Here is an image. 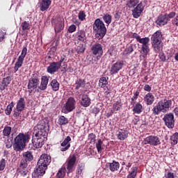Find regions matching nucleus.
I'll return each instance as SVG.
<instances>
[{
	"mask_svg": "<svg viewBox=\"0 0 178 178\" xmlns=\"http://www.w3.org/2000/svg\"><path fill=\"white\" fill-rule=\"evenodd\" d=\"M47 168L42 167L41 165H38L33 170L32 173L33 178H41L45 175V171Z\"/></svg>",
	"mask_w": 178,
	"mask_h": 178,
	"instance_id": "nucleus-17",
	"label": "nucleus"
},
{
	"mask_svg": "<svg viewBox=\"0 0 178 178\" xmlns=\"http://www.w3.org/2000/svg\"><path fill=\"white\" fill-rule=\"evenodd\" d=\"M102 144H104V142L102 141V140L98 139L97 142L96 143V148L99 154H101V152L104 149V147H102Z\"/></svg>",
	"mask_w": 178,
	"mask_h": 178,
	"instance_id": "nucleus-45",
	"label": "nucleus"
},
{
	"mask_svg": "<svg viewBox=\"0 0 178 178\" xmlns=\"http://www.w3.org/2000/svg\"><path fill=\"white\" fill-rule=\"evenodd\" d=\"M48 131H49V126L48 123L44 120L38 122V124L34 127L33 136L32 138V144L33 149L42 148V145L47 141L48 137Z\"/></svg>",
	"mask_w": 178,
	"mask_h": 178,
	"instance_id": "nucleus-1",
	"label": "nucleus"
},
{
	"mask_svg": "<svg viewBox=\"0 0 178 178\" xmlns=\"http://www.w3.org/2000/svg\"><path fill=\"white\" fill-rule=\"evenodd\" d=\"M86 17V12L84 11H80L78 14L79 20H81V22H84Z\"/></svg>",
	"mask_w": 178,
	"mask_h": 178,
	"instance_id": "nucleus-53",
	"label": "nucleus"
},
{
	"mask_svg": "<svg viewBox=\"0 0 178 178\" xmlns=\"http://www.w3.org/2000/svg\"><path fill=\"white\" fill-rule=\"evenodd\" d=\"M22 112H23V110H20L19 108H17L16 107L14 108L13 114V118L17 119V118H19V116L22 115Z\"/></svg>",
	"mask_w": 178,
	"mask_h": 178,
	"instance_id": "nucleus-48",
	"label": "nucleus"
},
{
	"mask_svg": "<svg viewBox=\"0 0 178 178\" xmlns=\"http://www.w3.org/2000/svg\"><path fill=\"white\" fill-rule=\"evenodd\" d=\"M23 161H26V163L27 162H31V161H33V159H34V156H33V154L31 153V152H25L23 154Z\"/></svg>",
	"mask_w": 178,
	"mask_h": 178,
	"instance_id": "nucleus-33",
	"label": "nucleus"
},
{
	"mask_svg": "<svg viewBox=\"0 0 178 178\" xmlns=\"http://www.w3.org/2000/svg\"><path fill=\"white\" fill-rule=\"evenodd\" d=\"M152 47L156 54H159L163 49V42H162V32L159 30L151 37Z\"/></svg>",
	"mask_w": 178,
	"mask_h": 178,
	"instance_id": "nucleus-6",
	"label": "nucleus"
},
{
	"mask_svg": "<svg viewBox=\"0 0 178 178\" xmlns=\"http://www.w3.org/2000/svg\"><path fill=\"white\" fill-rule=\"evenodd\" d=\"M142 58H143V59H147V55H148V54H149V44H145V45H142Z\"/></svg>",
	"mask_w": 178,
	"mask_h": 178,
	"instance_id": "nucleus-34",
	"label": "nucleus"
},
{
	"mask_svg": "<svg viewBox=\"0 0 178 178\" xmlns=\"http://www.w3.org/2000/svg\"><path fill=\"white\" fill-rule=\"evenodd\" d=\"M138 42H140V44H142V45H148L149 44V38H139Z\"/></svg>",
	"mask_w": 178,
	"mask_h": 178,
	"instance_id": "nucleus-51",
	"label": "nucleus"
},
{
	"mask_svg": "<svg viewBox=\"0 0 178 178\" xmlns=\"http://www.w3.org/2000/svg\"><path fill=\"white\" fill-rule=\"evenodd\" d=\"M29 141H30V135L29 134L19 133L14 139V151H16V152L23 151Z\"/></svg>",
	"mask_w": 178,
	"mask_h": 178,
	"instance_id": "nucleus-3",
	"label": "nucleus"
},
{
	"mask_svg": "<svg viewBox=\"0 0 178 178\" xmlns=\"http://www.w3.org/2000/svg\"><path fill=\"white\" fill-rule=\"evenodd\" d=\"M76 108V100L70 97L63 108V113H69Z\"/></svg>",
	"mask_w": 178,
	"mask_h": 178,
	"instance_id": "nucleus-11",
	"label": "nucleus"
},
{
	"mask_svg": "<svg viewBox=\"0 0 178 178\" xmlns=\"http://www.w3.org/2000/svg\"><path fill=\"white\" fill-rule=\"evenodd\" d=\"M49 163H51V156L42 154L38 161V166H42V168L48 169V165H49Z\"/></svg>",
	"mask_w": 178,
	"mask_h": 178,
	"instance_id": "nucleus-13",
	"label": "nucleus"
},
{
	"mask_svg": "<svg viewBox=\"0 0 178 178\" xmlns=\"http://www.w3.org/2000/svg\"><path fill=\"white\" fill-rule=\"evenodd\" d=\"M49 82V77L47 76H43L41 78V83L43 84L48 86V83Z\"/></svg>",
	"mask_w": 178,
	"mask_h": 178,
	"instance_id": "nucleus-57",
	"label": "nucleus"
},
{
	"mask_svg": "<svg viewBox=\"0 0 178 178\" xmlns=\"http://www.w3.org/2000/svg\"><path fill=\"white\" fill-rule=\"evenodd\" d=\"M108 165L111 172H117L120 168V163L115 160H113L112 163H109Z\"/></svg>",
	"mask_w": 178,
	"mask_h": 178,
	"instance_id": "nucleus-28",
	"label": "nucleus"
},
{
	"mask_svg": "<svg viewBox=\"0 0 178 178\" xmlns=\"http://www.w3.org/2000/svg\"><path fill=\"white\" fill-rule=\"evenodd\" d=\"M84 169H86V164H84V163H79L76 170V177H83L84 175L83 170H84Z\"/></svg>",
	"mask_w": 178,
	"mask_h": 178,
	"instance_id": "nucleus-25",
	"label": "nucleus"
},
{
	"mask_svg": "<svg viewBox=\"0 0 178 178\" xmlns=\"http://www.w3.org/2000/svg\"><path fill=\"white\" fill-rule=\"evenodd\" d=\"M92 54L95 55L97 58L102 56L104 54V50L102 49V45L99 43H96L93 44L91 47Z\"/></svg>",
	"mask_w": 178,
	"mask_h": 178,
	"instance_id": "nucleus-16",
	"label": "nucleus"
},
{
	"mask_svg": "<svg viewBox=\"0 0 178 178\" xmlns=\"http://www.w3.org/2000/svg\"><path fill=\"white\" fill-rule=\"evenodd\" d=\"M138 171V168L133 166L131 168V171L129 172V174H128L127 178H136L137 177Z\"/></svg>",
	"mask_w": 178,
	"mask_h": 178,
	"instance_id": "nucleus-35",
	"label": "nucleus"
},
{
	"mask_svg": "<svg viewBox=\"0 0 178 178\" xmlns=\"http://www.w3.org/2000/svg\"><path fill=\"white\" fill-rule=\"evenodd\" d=\"M27 166H29V164L27 163V162L22 159L20 161L18 169H28Z\"/></svg>",
	"mask_w": 178,
	"mask_h": 178,
	"instance_id": "nucleus-52",
	"label": "nucleus"
},
{
	"mask_svg": "<svg viewBox=\"0 0 178 178\" xmlns=\"http://www.w3.org/2000/svg\"><path fill=\"white\" fill-rule=\"evenodd\" d=\"M92 29L95 38L97 40H102L106 35V26H105V24L99 18L95 20Z\"/></svg>",
	"mask_w": 178,
	"mask_h": 178,
	"instance_id": "nucleus-5",
	"label": "nucleus"
},
{
	"mask_svg": "<svg viewBox=\"0 0 178 178\" xmlns=\"http://www.w3.org/2000/svg\"><path fill=\"white\" fill-rule=\"evenodd\" d=\"M118 140L120 141H124L127 137H129V131L126 129H120L116 133Z\"/></svg>",
	"mask_w": 178,
	"mask_h": 178,
	"instance_id": "nucleus-20",
	"label": "nucleus"
},
{
	"mask_svg": "<svg viewBox=\"0 0 178 178\" xmlns=\"http://www.w3.org/2000/svg\"><path fill=\"white\" fill-rule=\"evenodd\" d=\"M126 6L129 9H134L131 10L132 16L134 19H138L144 12V3L140 0H127Z\"/></svg>",
	"mask_w": 178,
	"mask_h": 178,
	"instance_id": "nucleus-2",
	"label": "nucleus"
},
{
	"mask_svg": "<svg viewBox=\"0 0 178 178\" xmlns=\"http://www.w3.org/2000/svg\"><path fill=\"white\" fill-rule=\"evenodd\" d=\"M26 55H27V46L23 47L21 55L19 58L24 59V58H26Z\"/></svg>",
	"mask_w": 178,
	"mask_h": 178,
	"instance_id": "nucleus-56",
	"label": "nucleus"
},
{
	"mask_svg": "<svg viewBox=\"0 0 178 178\" xmlns=\"http://www.w3.org/2000/svg\"><path fill=\"white\" fill-rule=\"evenodd\" d=\"M51 24L54 26V30L56 33H60L63 30V26L62 25V18L56 17L51 19Z\"/></svg>",
	"mask_w": 178,
	"mask_h": 178,
	"instance_id": "nucleus-14",
	"label": "nucleus"
},
{
	"mask_svg": "<svg viewBox=\"0 0 178 178\" xmlns=\"http://www.w3.org/2000/svg\"><path fill=\"white\" fill-rule=\"evenodd\" d=\"M17 109L23 111L26 108V100L24 97H20L19 99L17 102L16 107Z\"/></svg>",
	"mask_w": 178,
	"mask_h": 178,
	"instance_id": "nucleus-29",
	"label": "nucleus"
},
{
	"mask_svg": "<svg viewBox=\"0 0 178 178\" xmlns=\"http://www.w3.org/2000/svg\"><path fill=\"white\" fill-rule=\"evenodd\" d=\"M66 60H67L66 56L63 55V56H60V58L59 61L56 62V63L61 67H62V63H63V62H66Z\"/></svg>",
	"mask_w": 178,
	"mask_h": 178,
	"instance_id": "nucleus-59",
	"label": "nucleus"
},
{
	"mask_svg": "<svg viewBox=\"0 0 178 178\" xmlns=\"http://www.w3.org/2000/svg\"><path fill=\"white\" fill-rule=\"evenodd\" d=\"M172 99H164L160 100L152 109L154 116L159 115L161 113H166L172 108Z\"/></svg>",
	"mask_w": 178,
	"mask_h": 178,
	"instance_id": "nucleus-4",
	"label": "nucleus"
},
{
	"mask_svg": "<svg viewBox=\"0 0 178 178\" xmlns=\"http://www.w3.org/2000/svg\"><path fill=\"white\" fill-rule=\"evenodd\" d=\"M17 172L24 177V176H27V173H29V168H17Z\"/></svg>",
	"mask_w": 178,
	"mask_h": 178,
	"instance_id": "nucleus-47",
	"label": "nucleus"
},
{
	"mask_svg": "<svg viewBox=\"0 0 178 178\" xmlns=\"http://www.w3.org/2000/svg\"><path fill=\"white\" fill-rule=\"evenodd\" d=\"M147 144L156 147V145H160L161 140L158 136L151 135L146 137L142 142V145H147Z\"/></svg>",
	"mask_w": 178,
	"mask_h": 178,
	"instance_id": "nucleus-10",
	"label": "nucleus"
},
{
	"mask_svg": "<svg viewBox=\"0 0 178 178\" xmlns=\"http://www.w3.org/2000/svg\"><path fill=\"white\" fill-rule=\"evenodd\" d=\"M86 87V80L79 79L75 82V90H80V88H84Z\"/></svg>",
	"mask_w": 178,
	"mask_h": 178,
	"instance_id": "nucleus-30",
	"label": "nucleus"
},
{
	"mask_svg": "<svg viewBox=\"0 0 178 178\" xmlns=\"http://www.w3.org/2000/svg\"><path fill=\"white\" fill-rule=\"evenodd\" d=\"M12 133V127L9 126L4 127L3 130V136L4 137H9Z\"/></svg>",
	"mask_w": 178,
	"mask_h": 178,
	"instance_id": "nucleus-42",
	"label": "nucleus"
},
{
	"mask_svg": "<svg viewBox=\"0 0 178 178\" xmlns=\"http://www.w3.org/2000/svg\"><path fill=\"white\" fill-rule=\"evenodd\" d=\"M15 107V103L13 102H11L10 104H8L5 109V113L7 115V116H9L12 111H13V108Z\"/></svg>",
	"mask_w": 178,
	"mask_h": 178,
	"instance_id": "nucleus-37",
	"label": "nucleus"
},
{
	"mask_svg": "<svg viewBox=\"0 0 178 178\" xmlns=\"http://www.w3.org/2000/svg\"><path fill=\"white\" fill-rule=\"evenodd\" d=\"M103 20L107 24V26H109L111 23H112V15L106 13L103 16Z\"/></svg>",
	"mask_w": 178,
	"mask_h": 178,
	"instance_id": "nucleus-43",
	"label": "nucleus"
},
{
	"mask_svg": "<svg viewBox=\"0 0 178 178\" xmlns=\"http://www.w3.org/2000/svg\"><path fill=\"white\" fill-rule=\"evenodd\" d=\"M159 58L161 62H166V56L165 55V53H159Z\"/></svg>",
	"mask_w": 178,
	"mask_h": 178,
	"instance_id": "nucleus-60",
	"label": "nucleus"
},
{
	"mask_svg": "<svg viewBox=\"0 0 178 178\" xmlns=\"http://www.w3.org/2000/svg\"><path fill=\"white\" fill-rule=\"evenodd\" d=\"M81 106L88 108L91 105V99L87 95H83L80 101Z\"/></svg>",
	"mask_w": 178,
	"mask_h": 178,
	"instance_id": "nucleus-23",
	"label": "nucleus"
},
{
	"mask_svg": "<svg viewBox=\"0 0 178 178\" xmlns=\"http://www.w3.org/2000/svg\"><path fill=\"white\" fill-rule=\"evenodd\" d=\"M171 22L172 26L178 27V15L175 17H174V19H172Z\"/></svg>",
	"mask_w": 178,
	"mask_h": 178,
	"instance_id": "nucleus-63",
	"label": "nucleus"
},
{
	"mask_svg": "<svg viewBox=\"0 0 178 178\" xmlns=\"http://www.w3.org/2000/svg\"><path fill=\"white\" fill-rule=\"evenodd\" d=\"M6 168V160L1 159L0 161V171H2Z\"/></svg>",
	"mask_w": 178,
	"mask_h": 178,
	"instance_id": "nucleus-54",
	"label": "nucleus"
},
{
	"mask_svg": "<svg viewBox=\"0 0 178 178\" xmlns=\"http://www.w3.org/2000/svg\"><path fill=\"white\" fill-rule=\"evenodd\" d=\"M163 120L168 129L175 127V115L172 113L164 115Z\"/></svg>",
	"mask_w": 178,
	"mask_h": 178,
	"instance_id": "nucleus-12",
	"label": "nucleus"
},
{
	"mask_svg": "<svg viewBox=\"0 0 178 178\" xmlns=\"http://www.w3.org/2000/svg\"><path fill=\"white\" fill-rule=\"evenodd\" d=\"M133 108L132 111L134 113H136L137 115H140V113H143V104L140 102H137L136 104L132 105Z\"/></svg>",
	"mask_w": 178,
	"mask_h": 178,
	"instance_id": "nucleus-27",
	"label": "nucleus"
},
{
	"mask_svg": "<svg viewBox=\"0 0 178 178\" xmlns=\"http://www.w3.org/2000/svg\"><path fill=\"white\" fill-rule=\"evenodd\" d=\"M76 161H77V158L75 154L70 156L66 162H65V169H67V173H73L74 170L76 169Z\"/></svg>",
	"mask_w": 178,
	"mask_h": 178,
	"instance_id": "nucleus-9",
	"label": "nucleus"
},
{
	"mask_svg": "<svg viewBox=\"0 0 178 178\" xmlns=\"http://www.w3.org/2000/svg\"><path fill=\"white\" fill-rule=\"evenodd\" d=\"M97 136L94 134V133H91L88 136V140L90 144H95Z\"/></svg>",
	"mask_w": 178,
	"mask_h": 178,
	"instance_id": "nucleus-49",
	"label": "nucleus"
},
{
	"mask_svg": "<svg viewBox=\"0 0 178 178\" xmlns=\"http://www.w3.org/2000/svg\"><path fill=\"white\" fill-rule=\"evenodd\" d=\"M40 86V76L37 73H34L31 75L29 80L27 88L29 94L33 92V90H37Z\"/></svg>",
	"mask_w": 178,
	"mask_h": 178,
	"instance_id": "nucleus-8",
	"label": "nucleus"
},
{
	"mask_svg": "<svg viewBox=\"0 0 178 178\" xmlns=\"http://www.w3.org/2000/svg\"><path fill=\"white\" fill-rule=\"evenodd\" d=\"M122 106H123V103L120 101H117L113 104V111L114 112H118V111H120V109H122Z\"/></svg>",
	"mask_w": 178,
	"mask_h": 178,
	"instance_id": "nucleus-38",
	"label": "nucleus"
},
{
	"mask_svg": "<svg viewBox=\"0 0 178 178\" xmlns=\"http://www.w3.org/2000/svg\"><path fill=\"white\" fill-rule=\"evenodd\" d=\"M99 86L101 88H105V87L108 86V79H106V77L102 76L100 78L99 81Z\"/></svg>",
	"mask_w": 178,
	"mask_h": 178,
	"instance_id": "nucleus-40",
	"label": "nucleus"
},
{
	"mask_svg": "<svg viewBox=\"0 0 178 178\" xmlns=\"http://www.w3.org/2000/svg\"><path fill=\"white\" fill-rule=\"evenodd\" d=\"M76 30H77V27L76 26V25L72 24L69 26L67 31H68V33H74V31H76Z\"/></svg>",
	"mask_w": 178,
	"mask_h": 178,
	"instance_id": "nucleus-61",
	"label": "nucleus"
},
{
	"mask_svg": "<svg viewBox=\"0 0 178 178\" xmlns=\"http://www.w3.org/2000/svg\"><path fill=\"white\" fill-rule=\"evenodd\" d=\"M175 16L176 12L175 11H172L170 13L160 14L157 17L155 23L159 27L166 26L170 22V19H173Z\"/></svg>",
	"mask_w": 178,
	"mask_h": 178,
	"instance_id": "nucleus-7",
	"label": "nucleus"
},
{
	"mask_svg": "<svg viewBox=\"0 0 178 178\" xmlns=\"http://www.w3.org/2000/svg\"><path fill=\"white\" fill-rule=\"evenodd\" d=\"M66 176V166H62L58 171L56 178H65Z\"/></svg>",
	"mask_w": 178,
	"mask_h": 178,
	"instance_id": "nucleus-32",
	"label": "nucleus"
},
{
	"mask_svg": "<svg viewBox=\"0 0 178 178\" xmlns=\"http://www.w3.org/2000/svg\"><path fill=\"white\" fill-rule=\"evenodd\" d=\"M24 62V59L20 57H18L14 67V72L16 73L23 66V63Z\"/></svg>",
	"mask_w": 178,
	"mask_h": 178,
	"instance_id": "nucleus-31",
	"label": "nucleus"
},
{
	"mask_svg": "<svg viewBox=\"0 0 178 178\" xmlns=\"http://www.w3.org/2000/svg\"><path fill=\"white\" fill-rule=\"evenodd\" d=\"M134 44H131L129 45H127L126 49L123 51V55H130L134 51Z\"/></svg>",
	"mask_w": 178,
	"mask_h": 178,
	"instance_id": "nucleus-39",
	"label": "nucleus"
},
{
	"mask_svg": "<svg viewBox=\"0 0 178 178\" xmlns=\"http://www.w3.org/2000/svg\"><path fill=\"white\" fill-rule=\"evenodd\" d=\"M47 87V85H45V83H42V82H40V85L38 86V89L37 90V92H39L40 90V91H45Z\"/></svg>",
	"mask_w": 178,
	"mask_h": 178,
	"instance_id": "nucleus-55",
	"label": "nucleus"
},
{
	"mask_svg": "<svg viewBox=\"0 0 178 178\" xmlns=\"http://www.w3.org/2000/svg\"><path fill=\"white\" fill-rule=\"evenodd\" d=\"M165 178H175V173L172 172H168L166 174H165Z\"/></svg>",
	"mask_w": 178,
	"mask_h": 178,
	"instance_id": "nucleus-64",
	"label": "nucleus"
},
{
	"mask_svg": "<svg viewBox=\"0 0 178 178\" xmlns=\"http://www.w3.org/2000/svg\"><path fill=\"white\" fill-rule=\"evenodd\" d=\"M21 26L23 31H24L26 30H29V26H30V24L26 21H24L22 23Z\"/></svg>",
	"mask_w": 178,
	"mask_h": 178,
	"instance_id": "nucleus-58",
	"label": "nucleus"
},
{
	"mask_svg": "<svg viewBox=\"0 0 178 178\" xmlns=\"http://www.w3.org/2000/svg\"><path fill=\"white\" fill-rule=\"evenodd\" d=\"M67 123H69V120L66 117L61 115L58 118V124H60V126H65V124H67Z\"/></svg>",
	"mask_w": 178,
	"mask_h": 178,
	"instance_id": "nucleus-44",
	"label": "nucleus"
},
{
	"mask_svg": "<svg viewBox=\"0 0 178 178\" xmlns=\"http://www.w3.org/2000/svg\"><path fill=\"white\" fill-rule=\"evenodd\" d=\"M50 86L51 87V90H53L54 91H59V87L60 84L59 83V82H58V80L53 79L50 83Z\"/></svg>",
	"mask_w": 178,
	"mask_h": 178,
	"instance_id": "nucleus-36",
	"label": "nucleus"
},
{
	"mask_svg": "<svg viewBox=\"0 0 178 178\" xmlns=\"http://www.w3.org/2000/svg\"><path fill=\"white\" fill-rule=\"evenodd\" d=\"M123 67V61H117L115 63L113 64L110 68V74L113 76V74H118L122 68Z\"/></svg>",
	"mask_w": 178,
	"mask_h": 178,
	"instance_id": "nucleus-15",
	"label": "nucleus"
},
{
	"mask_svg": "<svg viewBox=\"0 0 178 178\" xmlns=\"http://www.w3.org/2000/svg\"><path fill=\"white\" fill-rule=\"evenodd\" d=\"M75 38L80 42H86L87 36L86 35V31L83 29H79L75 33Z\"/></svg>",
	"mask_w": 178,
	"mask_h": 178,
	"instance_id": "nucleus-18",
	"label": "nucleus"
},
{
	"mask_svg": "<svg viewBox=\"0 0 178 178\" xmlns=\"http://www.w3.org/2000/svg\"><path fill=\"white\" fill-rule=\"evenodd\" d=\"M51 3V0H41L39 5L40 10L41 12H45V10H48Z\"/></svg>",
	"mask_w": 178,
	"mask_h": 178,
	"instance_id": "nucleus-21",
	"label": "nucleus"
},
{
	"mask_svg": "<svg viewBox=\"0 0 178 178\" xmlns=\"http://www.w3.org/2000/svg\"><path fill=\"white\" fill-rule=\"evenodd\" d=\"M72 141V138L70 136H67L66 138L60 143V151L62 152H65V151H67L69 148H70L71 145L70 142Z\"/></svg>",
	"mask_w": 178,
	"mask_h": 178,
	"instance_id": "nucleus-19",
	"label": "nucleus"
},
{
	"mask_svg": "<svg viewBox=\"0 0 178 178\" xmlns=\"http://www.w3.org/2000/svg\"><path fill=\"white\" fill-rule=\"evenodd\" d=\"M10 81H12V78L10 76H6V78H3L1 83H0L1 91H3L6 87H8V85L10 84Z\"/></svg>",
	"mask_w": 178,
	"mask_h": 178,
	"instance_id": "nucleus-26",
	"label": "nucleus"
},
{
	"mask_svg": "<svg viewBox=\"0 0 178 178\" xmlns=\"http://www.w3.org/2000/svg\"><path fill=\"white\" fill-rule=\"evenodd\" d=\"M143 100L146 105H152L155 102V97L152 92H148L145 95Z\"/></svg>",
	"mask_w": 178,
	"mask_h": 178,
	"instance_id": "nucleus-24",
	"label": "nucleus"
},
{
	"mask_svg": "<svg viewBox=\"0 0 178 178\" xmlns=\"http://www.w3.org/2000/svg\"><path fill=\"white\" fill-rule=\"evenodd\" d=\"M60 69V67L56 62H52L50 63L49 66L47 67V72L50 74H54V73H56Z\"/></svg>",
	"mask_w": 178,
	"mask_h": 178,
	"instance_id": "nucleus-22",
	"label": "nucleus"
},
{
	"mask_svg": "<svg viewBox=\"0 0 178 178\" xmlns=\"http://www.w3.org/2000/svg\"><path fill=\"white\" fill-rule=\"evenodd\" d=\"M138 95H140V91L136 90V92L134 94V96L131 99V105H134L136 104V102H137Z\"/></svg>",
	"mask_w": 178,
	"mask_h": 178,
	"instance_id": "nucleus-46",
	"label": "nucleus"
},
{
	"mask_svg": "<svg viewBox=\"0 0 178 178\" xmlns=\"http://www.w3.org/2000/svg\"><path fill=\"white\" fill-rule=\"evenodd\" d=\"M171 145H176L178 141V132H175L170 138Z\"/></svg>",
	"mask_w": 178,
	"mask_h": 178,
	"instance_id": "nucleus-41",
	"label": "nucleus"
},
{
	"mask_svg": "<svg viewBox=\"0 0 178 178\" xmlns=\"http://www.w3.org/2000/svg\"><path fill=\"white\" fill-rule=\"evenodd\" d=\"M76 51L77 54H83L84 51H86V45L83 44H79V46L76 47Z\"/></svg>",
	"mask_w": 178,
	"mask_h": 178,
	"instance_id": "nucleus-50",
	"label": "nucleus"
},
{
	"mask_svg": "<svg viewBox=\"0 0 178 178\" xmlns=\"http://www.w3.org/2000/svg\"><path fill=\"white\" fill-rule=\"evenodd\" d=\"M5 35H6V32L3 31H0V42H2L4 41Z\"/></svg>",
	"mask_w": 178,
	"mask_h": 178,
	"instance_id": "nucleus-62",
	"label": "nucleus"
}]
</instances>
